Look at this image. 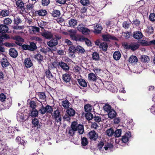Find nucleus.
<instances>
[{"mask_svg": "<svg viewBox=\"0 0 155 155\" xmlns=\"http://www.w3.org/2000/svg\"><path fill=\"white\" fill-rule=\"evenodd\" d=\"M92 107V106L90 104L84 105V111L82 113L81 116H94V115L96 116L94 111L91 112Z\"/></svg>", "mask_w": 155, "mask_h": 155, "instance_id": "1", "label": "nucleus"}, {"mask_svg": "<svg viewBox=\"0 0 155 155\" xmlns=\"http://www.w3.org/2000/svg\"><path fill=\"white\" fill-rule=\"evenodd\" d=\"M70 127L75 131L78 130V133L80 134H82L84 132L83 126L81 124L78 125L75 123H73L71 124V127Z\"/></svg>", "mask_w": 155, "mask_h": 155, "instance_id": "2", "label": "nucleus"}, {"mask_svg": "<svg viewBox=\"0 0 155 155\" xmlns=\"http://www.w3.org/2000/svg\"><path fill=\"white\" fill-rule=\"evenodd\" d=\"M77 29L78 31L84 35L88 34L90 32V30L82 24H79L78 26Z\"/></svg>", "mask_w": 155, "mask_h": 155, "instance_id": "3", "label": "nucleus"}, {"mask_svg": "<svg viewBox=\"0 0 155 155\" xmlns=\"http://www.w3.org/2000/svg\"><path fill=\"white\" fill-rule=\"evenodd\" d=\"M22 49L24 50L34 51L37 49L36 44L33 42H31L29 45L24 44L22 46Z\"/></svg>", "mask_w": 155, "mask_h": 155, "instance_id": "4", "label": "nucleus"}, {"mask_svg": "<svg viewBox=\"0 0 155 155\" xmlns=\"http://www.w3.org/2000/svg\"><path fill=\"white\" fill-rule=\"evenodd\" d=\"M16 5L18 9L20 10L21 13H24L26 12L24 7V4L21 0H18L16 2Z\"/></svg>", "mask_w": 155, "mask_h": 155, "instance_id": "5", "label": "nucleus"}, {"mask_svg": "<svg viewBox=\"0 0 155 155\" xmlns=\"http://www.w3.org/2000/svg\"><path fill=\"white\" fill-rule=\"evenodd\" d=\"M131 137V134L130 131H128L124 135L122 136L121 140L123 143H126L129 140V139Z\"/></svg>", "mask_w": 155, "mask_h": 155, "instance_id": "6", "label": "nucleus"}, {"mask_svg": "<svg viewBox=\"0 0 155 155\" xmlns=\"http://www.w3.org/2000/svg\"><path fill=\"white\" fill-rule=\"evenodd\" d=\"M89 138L91 140L96 141L98 138V134L93 130L91 131L89 133Z\"/></svg>", "mask_w": 155, "mask_h": 155, "instance_id": "7", "label": "nucleus"}, {"mask_svg": "<svg viewBox=\"0 0 155 155\" xmlns=\"http://www.w3.org/2000/svg\"><path fill=\"white\" fill-rule=\"evenodd\" d=\"M58 65L65 71H67L69 69V67L68 65L63 61H61L58 63Z\"/></svg>", "mask_w": 155, "mask_h": 155, "instance_id": "8", "label": "nucleus"}, {"mask_svg": "<svg viewBox=\"0 0 155 155\" xmlns=\"http://www.w3.org/2000/svg\"><path fill=\"white\" fill-rule=\"evenodd\" d=\"M41 35L46 39H51L53 36V35L51 31H46L41 34Z\"/></svg>", "mask_w": 155, "mask_h": 155, "instance_id": "9", "label": "nucleus"}, {"mask_svg": "<svg viewBox=\"0 0 155 155\" xmlns=\"http://www.w3.org/2000/svg\"><path fill=\"white\" fill-rule=\"evenodd\" d=\"M58 44V40L57 38L52 39L47 42L48 45L50 47H52Z\"/></svg>", "mask_w": 155, "mask_h": 155, "instance_id": "10", "label": "nucleus"}, {"mask_svg": "<svg viewBox=\"0 0 155 155\" xmlns=\"http://www.w3.org/2000/svg\"><path fill=\"white\" fill-rule=\"evenodd\" d=\"M102 37L104 41H108L110 39L116 40L117 38L115 37L112 36L111 35L108 34L104 35H103Z\"/></svg>", "mask_w": 155, "mask_h": 155, "instance_id": "11", "label": "nucleus"}, {"mask_svg": "<svg viewBox=\"0 0 155 155\" xmlns=\"http://www.w3.org/2000/svg\"><path fill=\"white\" fill-rule=\"evenodd\" d=\"M69 53L71 57L75 56L74 53L76 51V47H75L73 45L70 46L69 48Z\"/></svg>", "mask_w": 155, "mask_h": 155, "instance_id": "12", "label": "nucleus"}, {"mask_svg": "<svg viewBox=\"0 0 155 155\" xmlns=\"http://www.w3.org/2000/svg\"><path fill=\"white\" fill-rule=\"evenodd\" d=\"M15 38L16 41L15 43L20 46H22L23 45H22V43L24 41L23 39L19 36H15Z\"/></svg>", "mask_w": 155, "mask_h": 155, "instance_id": "13", "label": "nucleus"}, {"mask_svg": "<svg viewBox=\"0 0 155 155\" xmlns=\"http://www.w3.org/2000/svg\"><path fill=\"white\" fill-rule=\"evenodd\" d=\"M9 54L11 57L13 58H16L18 55L17 51L13 48H11L9 50Z\"/></svg>", "mask_w": 155, "mask_h": 155, "instance_id": "14", "label": "nucleus"}, {"mask_svg": "<svg viewBox=\"0 0 155 155\" xmlns=\"http://www.w3.org/2000/svg\"><path fill=\"white\" fill-rule=\"evenodd\" d=\"M46 76L49 79V80L53 81L55 80V78L52 75L51 72L49 70L46 71L45 72Z\"/></svg>", "mask_w": 155, "mask_h": 155, "instance_id": "15", "label": "nucleus"}, {"mask_svg": "<svg viewBox=\"0 0 155 155\" xmlns=\"http://www.w3.org/2000/svg\"><path fill=\"white\" fill-rule=\"evenodd\" d=\"M34 58L37 60L39 64H41V62H44V57L40 54L38 53L36 54L35 55Z\"/></svg>", "mask_w": 155, "mask_h": 155, "instance_id": "16", "label": "nucleus"}, {"mask_svg": "<svg viewBox=\"0 0 155 155\" xmlns=\"http://www.w3.org/2000/svg\"><path fill=\"white\" fill-rule=\"evenodd\" d=\"M1 63L2 67L4 68H7L10 65V63L5 58H4L1 60Z\"/></svg>", "mask_w": 155, "mask_h": 155, "instance_id": "17", "label": "nucleus"}, {"mask_svg": "<svg viewBox=\"0 0 155 155\" xmlns=\"http://www.w3.org/2000/svg\"><path fill=\"white\" fill-rule=\"evenodd\" d=\"M39 120L38 119L34 118L32 119V123L33 125V127H37V129H40L41 127L40 125L39 124Z\"/></svg>", "mask_w": 155, "mask_h": 155, "instance_id": "18", "label": "nucleus"}, {"mask_svg": "<svg viewBox=\"0 0 155 155\" xmlns=\"http://www.w3.org/2000/svg\"><path fill=\"white\" fill-rule=\"evenodd\" d=\"M143 36L142 33L140 31H136L134 32L133 37L136 39H141L143 37Z\"/></svg>", "mask_w": 155, "mask_h": 155, "instance_id": "19", "label": "nucleus"}, {"mask_svg": "<svg viewBox=\"0 0 155 155\" xmlns=\"http://www.w3.org/2000/svg\"><path fill=\"white\" fill-rule=\"evenodd\" d=\"M8 30V27L5 25H0V33H4L7 32Z\"/></svg>", "mask_w": 155, "mask_h": 155, "instance_id": "20", "label": "nucleus"}, {"mask_svg": "<svg viewBox=\"0 0 155 155\" xmlns=\"http://www.w3.org/2000/svg\"><path fill=\"white\" fill-rule=\"evenodd\" d=\"M140 46V45L137 43L133 42L130 44V49L134 51L137 49Z\"/></svg>", "mask_w": 155, "mask_h": 155, "instance_id": "21", "label": "nucleus"}, {"mask_svg": "<svg viewBox=\"0 0 155 155\" xmlns=\"http://www.w3.org/2000/svg\"><path fill=\"white\" fill-rule=\"evenodd\" d=\"M94 32L97 33H99L102 29V27L100 24H96L94 26Z\"/></svg>", "mask_w": 155, "mask_h": 155, "instance_id": "22", "label": "nucleus"}, {"mask_svg": "<svg viewBox=\"0 0 155 155\" xmlns=\"http://www.w3.org/2000/svg\"><path fill=\"white\" fill-rule=\"evenodd\" d=\"M25 64L27 68H29L32 65V62L30 58H27L25 59Z\"/></svg>", "mask_w": 155, "mask_h": 155, "instance_id": "23", "label": "nucleus"}, {"mask_svg": "<svg viewBox=\"0 0 155 155\" xmlns=\"http://www.w3.org/2000/svg\"><path fill=\"white\" fill-rule=\"evenodd\" d=\"M51 14L54 17H59L61 15L60 11L56 9H54Z\"/></svg>", "mask_w": 155, "mask_h": 155, "instance_id": "24", "label": "nucleus"}, {"mask_svg": "<svg viewBox=\"0 0 155 155\" xmlns=\"http://www.w3.org/2000/svg\"><path fill=\"white\" fill-rule=\"evenodd\" d=\"M37 14L40 16H44L47 14V11L45 9H40L36 12Z\"/></svg>", "mask_w": 155, "mask_h": 155, "instance_id": "25", "label": "nucleus"}, {"mask_svg": "<svg viewBox=\"0 0 155 155\" xmlns=\"http://www.w3.org/2000/svg\"><path fill=\"white\" fill-rule=\"evenodd\" d=\"M138 59L137 57L135 56L132 55L130 57L129 61L132 64H135L137 62Z\"/></svg>", "mask_w": 155, "mask_h": 155, "instance_id": "26", "label": "nucleus"}, {"mask_svg": "<svg viewBox=\"0 0 155 155\" xmlns=\"http://www.w3.org/2000/svg\"><path fill=\"white\" fill-rule=\"evenodd\" d=\"M78 81L79 85L83 87H86L87 84L85 81L83 79H78Z\"/></svg>", "mask_w": 155, "mask_h": 155, "instance_id": "27", "label": "nucleus"}, {"mask_svg": "<svg viewBox=\"0 0 155 155\" xmlns=\"http://www.w3.org/2000/svg\"><path fill=\"white\" fill-rule=\"evenodd\" d=\"M80 41L85 42V44L88 46H92L91 41L87 38L82 36Z\"/></svg>", "mask_w": 155, "mask_h": 155, "instance_id": "28", "label": "nucleus"}, {"mask_svg": "<svg viewBox=\"0 0 155 155\" xmlns=\"http://www.w3.org/2000/svg\"><path fill=\"white\" fill-rule=\"evenodd\" d=\"M66 112L69 116H74L75 114V111L71 108H68Z\"/></svg>", "mask_w": 155, "mask_h": 155, "instance_id": "29", "label": "nucleus"}, {"mask_svg": "<svg viewBox=\"0 0 155 155\" xmlns=\"http://www.w3.org/2000/svg\"><path fill=\"white\" fill-rule=\"evenodd\" d=\"M113 57L115 60H119L121 57V54L120 52L119 51H115L113 54Z\"/></svg>", "mask_w": 155, "mask_h": 155, "instance_id": "30", "label": "nucleus"}, {"mask_svg": "<svg viewBox=\"0 0 155 155\" xmlns=\"http://www.w3.org/2000/svg\"><path fill=\"white\" fill-rule=\"evenodd\" d=\"M9 11L8 10L4 9L1 11L0 12V15L3 17H5L9 15Z\"/></svg>", "mask_w": 155, "mask_h": 155, "instance_id": "31", "label": "nucleus"}, {"mask_svg": "<svg viewBox=\"0 0 155 155\" xmlns=\"http://www.w3.org/2000/svg\"><path fill=\"white\" fill-rule=\"evenodd\" d=\"M62 78L63 80L66 82H69L71 79V76L69 74H65L63 75Z\"/></svg>", "mask_w": 155, "mask_h": 155, "instance_id": "32", "label": "nucleus"}, {"mask_svg": "<svg viewBox=\"0 0 155 155\" xmlns=\"http://www.w3.org/2000/svg\"><path fill=\"white\" fill-rule=\"evenodd\" d=\"M68 23L70 26L74 27L77 25V22L74 19H71L69 20Z\"/></svg>", "mask_w": 155, "mask_h": 155, "instance_id": "33", "label": "nucleus"}, {"mask_svg": "<svg viewBox=\"0 0 155 155\" xmlns=\"http://www.w3.org/2000/svg\"><path fill=\"white\" fill-rule=\"evenodd\" d=\"M70 37L72 39L76 41H80V40L81 39V37H82L81 36H76L74 34H70Z\"/></svg>", "mask_w": 155, "mask_h": 155, "instance_id": "34", "label": "nucleus"}, {"mask_svg": "<svg viewBox=\"0 0 155 155\" xmlns=\"http://www.w3.org/2000/svg\"><path fill=\"white\" fill-rule=\"evenodd\" d=\"M100 48L104 51H106L108 48L107 43L106 42L102 43L100 45Z\"/></svg>", "mask_w": 155, "mask_h": 155, "instance_id": "35", "label": "nucleus"}, {"mask_svg": "<svg viewBox=\"0 0 155 155\" xmlns=\"http://www.w3.org/2000/svg\"><path fill=\"white\" fill-rule=\"evenodd\" d=\"M88 143V140L86 137H81V145L82 146H85Z\"/></svg>", "mask_w": 155, "mask_h": 155, "instance_id": "36", "label": "nucleus"}, {"mask_svg": "<svg viewBox=\"0 0 155 155\" xmlns=\"http://www.w3.org/2000/svg\"><path fill=\"white\" fill-rule=\"evenodd\" d=\"M55 51L54 49L52 50L51 49L48 48H47L45 49L44 48H42L40 49V51L41 52L44 53L45 54H46L48 52H49L50 51Z\"/></svg>", "mask_w": 155, "mask_h": 155, "instance_id": "37", "label": "nucleus"}, {"mask_svg": "<svg viewBox=\"0 0 155 155\" xmlns=\"http://www.w3.org/2000/svg\"><path fill=\"white\" fill-rule=\"evenodd\" d=\"M75 132V131L71 129L70 127H69L66 130V132L68 133L69 136L71 137L73 136L74 135Z\"/></svg>", "mask_w": 155, "mask_h": 155, "instance_id": "38", "label": "nucleus"}, {"mask_svg": "<svg viewBox=\"0 0 155 155\" xmlns=\"http://www.w3.org/2000/svg\"><path fill=\"white\" fill-rule=\"evenodd\" d=\"M89 79L93 81H96L97 77L96 75L93 73H91L88 74Z\"/></svg>", "mask_w": 155, "mask_h": 155, "instance_id": "39", "label": "nucleus"}, {"mask_svg": "<svg viewBox=\"0 0 155 155\" xmlns=\"http://www.w3.org/2000/svg\"><path fill=\"white\" fill-rule=\"evenodd\" d=\"M38 95L39 97V99L41 101H43L45 100L46 96L44 92H40L38 94Z\"/></svg>", "mask_w": 155, "mask_h": 155, "instance_id": "40", "label": "nucleus"}, {"mask_svg": "<svg viewBox=\"0 0 155 155\" xmlns=\"http://www.w3.org/2000/svg\"><path fill=\"white\" fill-rule=\"evenodd\" d=\"M92 59L95 61H98L99 60L100 57L98 53L96 52H94L92 54Z\"/></svg>", "mask_w": 155, "mask_h": 155, "instance_id": "41", "label": "nucleus"}, {"mask_svg": "<svg viewBox=\"0 0 155 155\" xmlns=\"http://www.w3.org/2000/svg\"><path fill=\"white\" fill-rule=\"evenodd\" d=\"M70 103L67 100H63L62 101L61 105L65 108H68L69 106Z\"/></svg>", "mask_w": 155, "mask_h": 155, "instance_id": "42", "label": "nucleus"}, {"mask_svg": "<svg viewBox=\"0 0 155 155\" xmlns=\"http://www.w3.org/2000/svg\"><path fill=\"white\" fill-rule=\"evenodd\" d=\"M76 50L78 53L83 54L84 53L85 50L80 45H78L76 47Z\"/></svg>", "mask_w": 155, "mask_h": 155, "instance_id": "43", "label": "nucleus"}, {"mask_svg": "<svg viewBox=\"0 0 155 155\" xmlns=\"http://www.w3.org/2000/svg\"><path fill=\"white\" fill-rule=\"evenodd\" d=\"M12 22V20L9 18H5L3 21V23L5 25L10 24Z\"/></svg>", "mask_w": 155, "mask_h": 155, "instance_id": "44", "label": "nucleus"}, {"mask_svg": "<svg viewBox=\"0 0 155 155\" xmlns=\"http://www.w3.org/2000/svg\"><path fill=\"white\" fill-rule=\"evenodd\" d=\"M106 132L107 135L108 136L111 137L114 134V131L112 128H111L107 130L106 131Z\"/></svg>", "mask_w": 155, "mask_h": 155, "instance_id": "45", "label": "nucleus"}, {"mask_svg": "<svg viewBox=\"0 0 155 155\" xmlns=\"http://www.w3.org/2000/svg\"><path fill=\"white\" fill-rule=\"evenodd\" d=\"M107 88L108 90L112 92H114L116 89V87L111 83L109 84Z\"/></svg>", "mask_w": 155, "mask_h": 155, "instance_id": "46", "label": "nucleus"}, {"mask_svg": "<svg viewBox=\"0 0 155 155\" xmlns=\"http://www.w3.org/2000/svg\"><path fill=\"white\" fill-rule=\"evenodd\" d=\"M103 108L104 110L107 113L110 110L112 109L111 108V106L107 104H105V106L103 107Z\"/></svg>", "mask_w": 155, "mask_h": 155, "instance_id": "47", "label": "nucleus"}, {"mask_svg": "<svg viewBox=\"0 0 155 155\" xmlns=\"http://www.w3.org/2000/svg\"><path fill=\"white\" fill-rule=\"evenodd\" d=\"M107 114L108 116H116L117 113L113 109H112L107 113Z\"/></svg>", "mask_w": 155, "mask_h": 155, "instance_id": "48", "label": "nucleus"}, {"mask_svg": "<svg viewBox=\"0 0 155 155\" xmlns=\"http://www.w3.org/2000/svg\"><path fill=\"white\" fill-rule=\"evenodd\" d=\"M38 114V111L36 109H32L31 111V116H37Z\"/></svg>", "mask_w": 155, "mask_h": 155, "instance_id": "49", "label": "nucleus"}, {"mask_svg": "<svg viewBox=\"0 0 155 155\" xmlns=\"http://www.w3.org/2000/svg\"><path fill=\"white\" fill-rule=\"evenodd\" d=\"M110 119H113L114 123L116 124H118L120 120V117H108Z\"/></svg>", "mask_w": 155, "mask_h": 155, "instance_id": "50", "label": "nucleus"}, {"mask_svg": "<svg viewBox=\"0 0 155 155\" xmlns=\"http://www.w3.org/2000/svg\"><path fill=\"white\" fill-rule=\"evenodd\" d=\"M38 24L39 27L43 29L45 27V26L46 25L47 23L46 22L41 21L39 23H38Z\"/></svg>", "mask_w": 155, "mask_h": 155, "instance_id": "51", "label": "nucleus"}, {"mask_svg": "<svg viewBox=\"0 0 155 155\" xmlns=\"http://www.w3.org/2000/svg\"><path fill=\"white\" fill-rule=\"evenodd\" d=\"M114 136L115 137H119L121 135V130L120 129H118L116 130L115 132H114Z\"/></svg>", "mask_w": 155, "mask_h": 155, "instance_id": "52", "label": "nucleus"}, {"mask_svg": "<svg viewBox=\"0 0 155 155\" xmlns=\"http://www.w3.org/2000/svg\"><path fill=\"white\" fill-rule=\"evenodd\" d=\"M141 60L143 62H146L150 61L149 57L146 55H142L141 57Z\"/></svg>", "mask_w": 155, "mask_h": 155, "instance_id": "53", "label": "nucleus"}, {"mask_svg": "<svg viewBox=\"0 0 155 155\" xmlns=\"http://www.w3.org/2000/svg\"><path fill=\"white\" fill-rule=\"evenodd\" d=\"M140 43L143 46H150V41H147L144 40H142L140 41Z\"/></svg>", "mask_w": 155, "mask_h": 155, "instance_id": "54", "label": "nucleus"}, {"mask_svg": "<svg viewBox=\"0 0 155 155\" xmlns=\"http://www.w3.org/2000/svg\"><path fill=\"white\" fill-rule=\"evenodd\" d=\"M46 112L47 113H51L53 111V108L51 106L49 105H47L45 107Z\"/></svg>", "mask_w": 155, "mask_h": 155, "instance_id": "55", "label": "nucleus"}, {"mask_svg": "<svg viewBox=\"0 0 155 155\" xmlns=\"http://www.w3.org/2000/svg\"><path fill=\"white\" fill-rule=\"evenodd\" d=\"M34 7L33 5L30 3L28 4L26 6V8H25L26 12V11L32 10Z\"/></svg>", "mask_w": 155, "mask_h": 155, "instance_id": "56", "label": "nucleus"}, {"mask_svg": "<svg viewBox=\"0 0 155 155\" xmlns=\"http://www.w3.org/2000/svg\"><path fill=\"white\" fill-rule=\"evenodd\" d=\"M29 105L30 107L32 109H35L36 107L35 102L34 101H30L29 103Z\"/></svg>", "mask_w": 155, "mask_h": 155, "instance_id": "57", "label": "nucleus"}, {"mask_svg": "<svg viewBox=\"0 0 155 155\" xmlns=\"http://www.w3.org/2000/svg\"><path fill=\"white\" fill-rule=\"evenodd\" d=\"M14 22L15 24L18 25L19 23H21V21L20 18V17L19 16H17L16 18H14Z\"/></svg>", "mask_w": 155, "mask_h": 155, "instance_id": "58", "label": "nucleus"}, {"mask_svg": "<svg viewBox=\"0 0 155 155\" xmlns=\"http://www.w3.org/2000/svg\"><path fill=\"white\" fill-rule=\"evenodd\" d=\"M73 70L75 73H77L78 74H80L81 68L77 66L74 68Z\"/></svg>", "mask_w": 155, "mask_h": 155, "instance_id": "59", "label": "nucleus"}, {"mask_svg": "<svg viewBox=\"0 0 155 155\" xmlns=\"http://www.w3.org/2000/svg\"><path fill=\"white\" fill-rule=\"evenodd\" d=\"M52 115V116H60L61 114L59 110L57 109L54 111Z\"/></svg>", "mask_w": 155, "mask_h": 155, "instance_id": "60", "label": "nucleus"}, {"mask_svg": "<svg viewBox=\"0 0 155 155\" xmlns=\"http://www.w3.org/2000/svg\"><path fill=\"white\" fill-rule=\"evenodd\" d=\"M104 145V143L103 141L99 142L97 146L98 149L101 151L102 150V147H103Z\"/></svg>", "mask_w": 155, "mask_h": 155, "instance_id": "61", "label": "nucleus"}, {"mask_svg": "<svg viewBox=\"0 0 155 155\" xmlns=\"http://www.w3.org/2000/svg\"><path fill=\"white\" fill-rule=\"evenodd\" d=\"M130 24L127 21H125L123 23V27L125 29L128 28Z\"/></svg>", "mask_w": 155, "mask_h": 155, "instance_id": "62", "label": "nucleus"}, {"mask_svg": "<svg viewBox=\"0 0 155 155\" xmlns=\"http://www.w3.org/2000/svg\"><path fill=\"white\" fill-rule=\"evenodd\" d=\"M6 99V97L3 93H1L0 94V101L3 102Z\"/></svg>", "mask_w": 155, "mask_h": 155, "instance_id": "63", "label": "nucleus"}, {"mask_svg": "<svg viewBox=\"0 0 155 155\" xmlns=\"http://www.w3.org/2000/svg\"><path fill=\"white\" fill-rule=\"evenodd\" d=\"M150 21H155V14L154 13L151 14L149 16Z\"/></svg>", "mask_w": 155, "mask_h": 155, "instance_id": "64", "label": "nucleus"}]
</instances>
